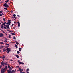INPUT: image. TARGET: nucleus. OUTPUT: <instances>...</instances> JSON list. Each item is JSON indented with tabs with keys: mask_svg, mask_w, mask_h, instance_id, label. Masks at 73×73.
Segmentation results:
<instances>
[{
	"mask_svg": "<svg viewBox=\"0 0 73 73\" xmlns=\"http://www.w3.org/2000/svg\"><path fill=\"white\" fill-rule=\"evenodd\" d=\"M1 14V15H2V16L3 15H4V13H2Z\"/></svg>",
	"mask_w": 73,
	"mask_h": 73,
	"instance_id": "obj_44",
	"label": "nucleus"
},
{
	"mask_svg": "<svg viewBox=\"0 0 73 73\" xmlns=\"http://www.w3.org/2000/svg\"><path fill=\"white\" fill-rule=\"evenodd\" d=\"M0 44H4V43L2 42H0Z\"/></svg>",
	"mask_w": 73,
	"mask_h": 73,
	"instance_id": "obj_15",
	"label": "nucleus"
},
{
	"mask_svg": "<svg viewBox=\"0 0 73 73\" xmlns=\"http://www.w3.org/2000/svg\"><path fill=\"white\" fill-rule=\"evenodd\" d=\"M21 70V68L19 67V70L18 71H20V70Z\"/></svg>",
	"mask_w": 73,
	"mask_h": 73,
	"instance_id": "obj_26",
	"label": "nucleus"
},
{
	"mask_svg": "<svg viewBox=\"0 0 73 73\" xmlns=\"http://www.w3.org/2000/svg\"><path fill=\"white\" fill-rule=\"evenodd\" d=\"M23 73H25V72H23Z\"/></svg>",
	"mask_w": 73,
	"mask_h": 73,
	"instance_id": "obj_60",
	"label": "nucleus"
},
{
	"mask_svg": "<svg viewBox=\"0 0 73 73\" xmlns=\"http://www.w3.org/2000/svg\"><path fill=\"white\" fill-rule=\"evenodd\" d=\"M13 39H16V37H13Z\"/></svg>",
	"mask_w": 73,
	"mask_h": 73,
	"instance_id": "obj_40",
	"label": "nucleus"
},
{
	"mask_svg": "<svg viewBox=\"0 0 73 73\" xmlns=\"http://www.w3.org/2000/svg\"><path fill=\"white\" fill-rule=\"evenodd\" d=\"M2 58L3 59H4L5 58V56L4 55L3 56Z\"/></svg>",
	"mask_w": 73,
	"mask_h": 73,
	"instance_id": "obj_14",
	"label": "nucleus"
},
{
	"mask_svg": "<svg viewBox=\"0 0 73 73\" xmlns=\"http://www.w3.org/2000/svg\"><path fill=\"white\" fill-rule=\"evenodd\" d=\"M1 64L3 66H4L5 65L7 66L8 65V62H6V63L4 62V61H3L1 62Z\"/></svg>",
	"mask_w": 73,
	"mask_h": 73,
	"instance_id": "obj_1",
	"label": "nucleus"
},
{
	"mask_svg": "<svg viewBox=\"0 0 73 73\" xmlns=\"http://www.w3.org/2000/svg\"><path fill=\"white\" fill-rule=\"evenodd\" d=\"M8 73H11V70H8Z\"/></svg>",
	"mask_w": 73,
	"mask_h": 73,
	"instance_id": "obj_17",
	"label": "nucleus"
},
{
	"mask_svg": "<svg viewBox=\"0 0 73 73\" xmlns=\"http://www.w3.org/2000/svg\"><path fill=\"white\" fill-rule=\"evenodd\" d=\"M14 23L15 24H16L17 23L16 22H14Z\"/></svg>",
	"mask_w": 73,
	"mask_h": 73,
	"instance_id": "obj_43",
	"label": "nucleus"
},
{
	"mask_svg": "<svg viewBox=\"0 0 73 73\" xmlns=\"http://www.w3.org/2000/svg\"><path fill=\"white\" fill-rule=\"evenodd\" d=\"M2 66H3L2 65H1L0 66V68H1Z\"/></svg>",
	"mask_w": 73,
	"mask_h": 73,
	"instance_id": "obj_39",
	"label": "nucleus"
},
{
	"mask_svg": "<svg viewBox=\"0 0 73 73\" xmlns=\"http://www.w3.org/2000/svg\"><path fill=\"white\" fill-rule=\"evenodd\" d=\"M11 69L10 70H12V69L11 68V69Z\"/></svg>",
	"mask_w": 73,
	"mask_h": 73,
	"instance_id": "obj_56",
	"label": "nucleus"
},
{
	"mask_svg": "<svg viewBox=\"0 0 73 73\" xmlns=\"http://www.w3.org/2000/svg\"><path fill=\"white\" fill-rule=\"evenodd\" d=\"M13 17H14V18H15V17L16 16V14H13Z\"/></svg>",
	"mask_w": 73,
	"mask_h": 73,
	"instance_id": "obj_12",
	"label": "nucleus"
},
{
	"mask_svg": "<svg viewBox=\"0 0 73 73\" xmlns=\"http://www.w3.org/2000/svg\"><path fill=\"white\" fill-rule=\"evenodd\" d=\"M11 20H8V22H7V24L9 25H10L11 23Z\"/></svg>",
	"mask_w": 73,
	"mask_h": 73,
	"instance_id": "obj_5",
	"label": "nucleus"
},
{
	"mask_svg": "<svg viewBox=\"0 0 73 73\" xmlns=\"http://www.w3.org/2000/svg\"><path fill=\"white\" fill-rule=\"evenodd\" d=\"M9 0H7L5 1V3H7L8 2H9Z\"/></svg>",
	"mask_w": 73,
	"mask_h": 73,
	"instance_id": "obj_11",
	"label": "nucleus"
},
{
	"mask_svg": "<svg viewBox=\"0 0 73 73\" xmlns=\"http://www.w3.org/2000/svg\"><path fill=\"white\" fill-rule=\"evenodd\" d=\"M15 56L17 57V58H19V56L17 55H16Z\"/></svg>",
	"mask_w": 73,
	"mask_h": 73,
	"instance_id": "obj_13",
	"label": "nucleus"
},
{
	"mask_svg": "<svg viewBox=\"0 0 73 73\" xmlns=\"http://www.w3.org/2000/svg\"><path fill=\"white\" fill-rule=\"evenodd\" d=\"M7 47H9V46H7Z\"/></svg>",
	"mask_w": 73,
	"mask_h": 73,
	"instance_id": "obj_52",
	"label": "nucleus"
},
{
	"mask_svg": "<svg viewBox=\"0 0 73 73\" xmlns=\"http://www.w3.org/2000/svg\"><path fill=\"white\" fill-rule=\"evenodd\" d=\"M0 48H3V47H2V46H1Z\"/></svg>",
	"mask_w": 73,
	"mask_h": 73,
	"instance_id": "obj_50",
	"label": "nucleus"
},
{
	"mask_svg": "<svg viewBox=\"0 0 73 73\" xmlns=\"http://www.w3.org/2000/svg\"><path fill=\"white\" fill-rule=\"evenodd\" d=\"M5 34H6V35H7V33H5Z\"/></svg>",
	"mask_w": 73,
	"mask_h": 73,
	"instance_id": "obj_51",
	"label": "nucleus"
},
{
	"mask_svg": "<svg viewBox=\"0 0 73 73\" xmlns=\"http://www.w3.org/2000/svg\"><path fill=\"white\" fill-rule=\"evenodd\" d=\"M22 48H19V51H21V50H22Z\"/></svg>",
	"mask_w": 73,
	"mask_h": 73,
	"instance_id": "obj_16",
	"label": "nucleus"
},
{
	"mask_svg": "<svg viewBox=\"0 0 73 73\" xmlns=\"http://www.w3.org/2000/svg\"><path fill=\"white\" fill-rule=\"evenodd\" d=\"M17 19V18H15V19Z\"/></svg>",
	"mask_w": 73,
	"mask_h": 73,
	"instance_id": "obj_62",
	"label": "nucleus"
},
{
	"mask_svg": "<svg viewBox=\"0 0 73 73\" xmlns=\"http://www.w3.org/2000/svg\"><path fill=\"white\" fill-rule=\"evenodd\" d=\"M12 35H15V33H12Z\"/></svg>",
	"mask_w": 73,
	"mask_h": 73,
	"instance_id": "obj_33",
	"label": "nucleus"
},
{
	"mask_svg": "<svg viewBox=\"0 0 73 73\" xmlns=\"http://www.w3.org/2000/svg\"><path fill=\"white\" fill-rule=\"evenodd\" d=\"M7 11V12H9V11Z\"/></svg>",
	"mask_w": 73,
	"mask_h": 73,
	"instance_id": "obj_57",
	"label": "nucleus"
},
{
	"mask_svg": "<svg viewBox=\"0 0 73 73\" xmlns=\"http://www.w3.org/2000/svg\"><path fill=\"white\" fill-rule=\"evenodd\" d=\"M20 73H22V72H20Z\"/></svg>",
	"mask_w": 73,
	"mask_h": 73,
	"instance_id": "obj_64",
	"label": "nucleus"
},
{
	"mask_svg": "<svg viewBox=\"0 0 73 73\" xmlns=\"http://www.w3.org/2000/svg\"><path fill=\"white\" fill-rule=\"evenodd\" d=\"M7 31L9 32H10L12 33V31L11 30H7Z\"/></svg>",
	"mask_w": 73,
	"mask_h": 73,
	"instance_id": "obj_20",
	"label": "nucleus"
},
{
	"mask_svg": "<svg viewBox=\"0 0 73 73\" xmlns=\"http://www.w3.org/2000/svg\"><path fill=\"white\" fill-rule=\"evenodd\" d=\"M3 7H4L8 8L9 7V6L8 4H7L6 3H5L3 5Z\"/></svg>",
	"mask_w": 73,
	"mask_h": 73,
	"instance_id": "obj_2",
	"label": "nucleus"
},
{
	"mask_svg": "<svg viewBox=\"0 0 73 73\" xmlns=\"http://www.w3.org/2000/svg\"><path fill=\"white\" fill-rule=\"evenodd\" d=\"M5 71L6 70L5 68H2L1 70V73H4Z\"/></svg>",
	"mask_w": 73,
	"mask_h": 73,
	"instance_id": "obj_3",
	"label": "nucleus"
},
{
	"mask_svg": "<svg viewBox=\"0 0 73 73\" xmlns=\"http://www.w3.org/2000/svg\"><path fill=\"white\" fill-rule=\"evenodd\" d=\"M17 16L18 17H20V15H17Z\"/></svg>",
	"mask_w": 73,
	"mask_h": 73,
	"instance_id": "obj_47",
	"label": "nucleus"
},
{
	"mask_svg": "<svg viewBox=\"0 0 73 73\" xmlns=\"http://www.w3.org/2000/svg\"><path fill=\"white\" fill-rule=\"evenodd\" d=\"M2 25L3 26L4 25H5V23H2Z\"/></svg>",
	"mask_w": 73,
	"mask_h": 73,
	"instance_id": "obj_27",
	"label": "nucleus"
},
{
	"mask_svg": "<svg viewBox=\"0 0 73 73\" xmlns=\"http://www.w3.org/2000/svg\"><path fill=\"white\" fill-rule=\"evenodd\" d=\"M2 46V48H3V47H4V46Z\"/></svg>",
	"mask_w": 73,
	"mask_h": 73,
	"instance_id": "obj_54",
	"label": "nucleus"
},
{
	"mask_svg": "<svg viewBox=\"0 0 73 73\" xmlns=\"http://www.w3.org/2000/svg\"><path fill=\"white\" fill-rule=\"evenodd\" d=\"M2 13V11H0V14Z\"/></svg>",
	"mask_w": 73,
	"mask_h": 73,
	"instance_id": "obj_31",
	"label": "nucleus"
},
{
	"mask_svg": "<svg viewBox=\"0 0 73 73\" xmlns=\"http://www.w3.org/2000/svg\"><path fill=\"white\" fill-rule=\"evenodd\" d=\"M20 62V61H19H19H18V62Z\"/></svg>",
	"mask_w": 73,
	"mask_h": 73,
	"instance_id": "obj_59",
	"label": "nucleus"
},
{
	"mask_svg": "<svg viewBox=\"0 0 73 73\" xmlns=\"http://www.w3.org/2000/svg\"><path fill=\"white\" fill-rule=\"evenodd\" d=\"M23 70L22 69V70H20V72H22V71H23Z\"/></svg>",
	"mask_w": 73,
	"mask_h": 73,
	"instance_id": "obj_32",
	"label": "nucleus"
},
{
	"mask_svg": "<svg viewBox=\"0 0 73 73\" xmlns=\"http://www.w3.org/2000/svg\"><path fill=\"white\" fill-rule=\"evenodd\" d=\"M7 50V49L5 48H4V49H3V52H5Z\"/></svg>",
	"mask_w": 73,
	"mask_h": 73,
	"instance_id": "obj_9",
	"label": "nucleus"
},
{
	"mask_svg": "<svg viewBox=\"0 0 73 73\" xmlns=\"http://www.w3.org/2000/svg\"><path fill=\"white\" fill-rule=\"evenodd\" d=\"M15 72H16V70H15Z\"/></svg>",
	"mask_w": 73,
	"mask_h": 73,
	"instance_id": "obj_58",
	"label": "nucleus"
},
{
	"mask_svg": "<svg viewBox=\"0 0 73 73\" xmlns=\"http://www.w3.org/2000/svg\"><path fill=\"white\" fill-rule=\"evenodd\" d=\"M11 73H13V72H11Z\"/></svg>",
	"mask_w": 73,
	"mask_h": 73,
	"instance_id": "obj_63",
	"label": "nucleus"
},
{
	"mask_svg": "<svg viewBox=\"0 0 73 73\" xmlns=\"http://www.w3.org/2000/svg\"><path fill=\"white\" fill-rule=\"evenodd\" d=\"M3 35L2 33H0V37H2Z\"/></svg>",
	"mask_w": 73,
	"mask_h": 73,
	"instance_id": "obj_7",
	"label": "nucleus"
},
{
	"mask_svg": "<svg viewBox=\"0 0 73 73\" xmlns=\"http://www.w3.org/2000/svg\"><path fill=\"white\" fill-rule=\"evenodd\" d=\"M18 23V27H20V23L19 22H17Z\"/></svg>",
	"mask_w": 73,
	"mask_h": 73,
	"instance_id": "obj_8",
	"label": "nucleus"
},
{
	"mask_svg": "<svg viewBox=\"0 0 73 73\" xmlns=\"http://www.w3.org/2000/svg\"><path fill=\"white\" fill-rule=\"evenodd\" d=\"M16 72L14 70H12L11 71V72Z\"/></svg>",
	"mask_w": 73,
	"mask_h": 73,
	"instance_id": "obj_23",
	"label": "nucleus"
},
{
	"mask_svg": "<svg viewBox=\"0 0 73 73\" xmlns=\"http://www.w3.org/2000/svg\"><path fill=\"white\" fill-rule=\"evenodd\" d=\"M7 53H9L10 51H11L10 48H7Z\"/></svg>",
	"mask_w": 73,
	"mask_h": 73,
	"instance_id": "obj_4",
	"label": "nucleus"
},
{
	"mask_svg": "<svg viewBox=\"0 0 73 73\" xmlns=\"http://www.w3.org/2000/svg\"><path fill=\"white\" fill-rule=\"evenodd\" d=\"M16 43L17 44V45H19V43L18 42L16 41Z\"/></svg>",
	"mask_w": 73,
	"mask_h": 73,
	"instance_id": "obj_21",
	"label": "nucleus"
},
{
	"mask_svg": "<svg viewBox=\"0 0 73 73\" xmlns=\"http://www.w3.org/2000/svg\"><path fill=\"white\" fill-rule=\"evenodd\" d=\"M5 69H7V66H5Z\"/></svg>",
	"mask_w": 73,
	"mask_h": 73,
	"instance_id": "obj_36",
	"label": "nucleus"
},
{
	"mask_svg": "<svg viewBox=\"0 0 73 73\" xmlns=\"http://www.w3.org/2000/svg\"><path fill=\"white\" fill-rule=\"evenodd\" d=\"M7 39H6L5 40L4 42H6L7 41Z\"/></svg>",
	"mask_w": 73,
	"mask_h": 73,
	"instance_id": "obj_24",
	"label": "nucleus"
},
{
	"mask_svg": "<svg viewBox=\"0 0 73 73\" xmlns=\"http://www.w3.org/2000/svg\"><path fill=\"white\" fill-rule=\"evenodd\" d=\"M13 29H15V26L14 27H13Z\"/></svg>",
	"mask_w": 73,
	"mask_h": 73,
	"instance_id": "obj_34",
	"label": "nucleus"
},
{
	"mask_svg": "<svg viewBox=\"0 0 73 73\" xmlns=\"http://www.w3.org/2000/svg\"><path fill=\"white\" fill-rule=\"evenodd\" d=\"M9 68L10 69H11V67L10 68Z\"/></svg>",
	"mask_w": 73,
	"mask_h": 73,
	"instance_id": "obj_55",
	"label": "nucleus"
},
{
	"mask_svg": "<svg viewBox=\"0 0 73 73\" xmlns=\"http://www.w3.org/2000/svg\"><path fill=\"white\" fill-rule=\"evenodd\" d=\"M2 14H0V16H2Z\"/></svg>",
	"mask_w": 73,
	"mask_h": 73,
	"instance_id": "obj_48",
	"label": "nucleus"
},
{
	"mask_svg": "<svg viewBox=\"0 0 73 73\" xmlns=\"http://www.w3.org/2000/svg\"><path fill=\"white\" fill-rule=\"evenodd\" d=\"M26 72H27V73H29V72H28V71H26Z\"/></svg>",
	"mask_w": 73,
	"mask_h": 73,
	"instance_id": "obj_49",
	"label": "nucleus"
},
{
	"mask_svg": "<svg viewBox=\"0 0 73 73\" xmlns=\"http://www.w3.org/2000/svg\"><path fill=\"white\" fill-rule=\"evenodd\" d=\"M11 35H9V36H8L9 38H11Z\"/></svg>",
	"mask_w": 73,
	"mask_h": 73,
	"instance_id": "obj_18",
	"label": "nucleus"
},
{
	"mask_svg": "<svg viewBox=\"0 0 73 73\" xmlns=\"http://www.w3.org/2000/svg\"><path fill=\"white\" fill-rule=\"evenodd\" d=\"M29 71V69H27L26 71Z\"/></svg>",
	"mask_w": 73,
	"mask_h": 73,
	"instance_id": "obj_35",
	"label": "nucleus"
},
{
	"mask_svg": "<svg viewBox=\"0 0 73 73\" xmlns=\"http://www.w3.org/2000/svg\"><path fill=\"white\" fill-rule=\"evenodd\" d=\"M14 24H12V25H11V27H13L14 26Z\"/></svg>",
	"mask_w": 73,
	"mask_h": 73,
	"instance_id": "obj_42",
	"label": "nucleus"
},
{
	"mask_svg": "<svg viewBox=\"0 0 73 73\" xmlns=\"http://www.w3.org/2000/svg\"><path fill=\"white\" fill-rule=\"evenodd\" d=\"M2 32L6 34V33H5V31H3Z\"/></svg>",
	"mask_w": 73,
	"mask_h": 73,
	"instance_id": "obj_38",
	"label": "nucleus"
},
{
	"mask_svg": "<svg viewBox=\"0 0 73 73\" xmlns=\"http://www.w3.org/2000/svg\"><path fill=\"white\" fill-rule=\"evenodd\" d=\"M4 26H6V27L7 29H9V25H4Z\"/></svg>",
	"mask_w": 73,
	"mask_h": 73,
	"instance_id": "obj_6",
	"label": "nucleus"
},
{
	"mask_svg": "<svg viewBox=\"0 0 73 73\" xmlns=\"http://www.w3.org/2000/svg\"><path fill=\"white\" fill-rule=\"evenodd\" d=\"M15 46L16 47V48H18V46L16 44L15 45Z\"/></svg>",
	"mask_w": 73,
	"mask_h": 73,
	"instance_id": "obj_19",
	"label": "nucleus"
},
{
	"mask_svg": "<svg viewBox=\"0 0 73 73\" xmlns=\"http://www.w3.org/2000/svg\"><path fill=\"white\" fill-rule=\"evenodd\" d=\"M4 23H5V24H7H7H7V22H4Z\"/></svg>",
	"mask_w": 73,
	"mask_h": 73,
	"instance_id": "obj_45",
	"label": "nucleus"
},
{
	"mask_svg": "<svg viewBox=\"0 0 73 73\" xmlns=\"http://www.w3.org/2000/svg\"><path fill=\"white\" fill-rule=\"evenodd\" d=\"M10 61H13V60H10Z\"/></svg>",
	"mask_w": 73,
	"mask_h": 73,
	"instance_id": "obj_46",
	"label": "nucleus"
},
{
	"mask_svg": "<svg viewBox=\"0 0 73 73\" xmlns=\"http://www.w3.org/2000/svg\"><path fill=\"white\" fill-rule=\"evenodd\" d=\"M16 67H17V68H20L19 66H16Z\"/></svg>",
	"mask_w": 73,
	"mask_h": 73,
	"instance_id": "obj_30",
	"label": "nucleus"
},
{
	"mask_svg": "<svg viewBox=\"0 0 73 73\" xmlns=\"http://www.w3.org/2000/svg\"><path fill=\"white\" fill-rule=\"evenodd\" d=\"M3 20L4 21H6V19L5 18H3Z\"/></svg>",
	"mask_w": 73,
	"mask_h": 73,
	"instance_id": "obj_29",
	"label": "nucleus"
},
{
	"mask_svg": "<svg viewBox=\"0 0 73 73\" xmlns=\"http://www.w3.org/2000/svg\"><path fill=\"white\" fill-rule=\"evenodd\" d=\"M4 28H5V29H7L6 27H4Z\"/></svg>",
	"mask_w": 73,
	"mask_h": 73,
	"instance_id": "obj_41",
	"label": "nucleus"
},
{
	"mask_svg": "<svg viewBox=\"0 0 73 73\" xmlns=\"http://www.w3.org/2000/svg\"><path fill=\"white\" fill-rule=\"evenodd\" d=\"M20 53V52L19 51H17V54H19Z\"/></svg>",
	"mask_w": 73,
	"mask_h": 73,
	"instance_id": "obj_28",
	"label": "nucleus"
},
{
	"mask_svg": "<svg viewBox=\"0 0 73 73\" xmlns=\"http://www.w3.org/2000/svg\"><path fill=\"white\" fill-rule=\"evenodd\" d=\"M4 9L6 10H7V8L4 7Z\"/></svg>",
	"mask_w": 73,
	"mask_h": 73,
	"instance_id": "obj_25",
	"label": "nucleus"
},
{
	"mask_svg": "<svg viewBox=\"0 0 73 73\" xmlns=\"http://www.w3.org/2000/svg\"><path fill=\"white\" fill-rule=\"evenodd\" d=\"M2 23H0V24H1Z\"/></svg>",
	"mask_w": 73,
	"mask_h": 73,
	"instance_id": "obj_61",
	"label": "nucleus"
},
{
	"mask_svg": "<svg viewBox=\"0 0 73 73\" xmlns=\"http://www.w3.org/2000/svg\"><path fill=\"white\" fill-rule=\"evenodd\" d=\"M1 28L2 29H3V25H1Z\"/></svg>",
	"mask_w": 73,
	"mask_h": 73,
	"instance_id": "obj_22",
	"label": "nucleus"
},
{
	"mask_svg": "<svg viewBox=\"0 0 73 73\" xmlns=\"http://www.w3.org/2000/svg\"><path fill=\"white\" fill-rule=\"evenodd\" d=\"M19 64H25L24 63L21 62H19Z\"/></svg>",
	"mask_w": 73,
	"mask_h": 73,
	"instance_id": "obj_10",
	"label": "nucleus"
},
{
	"mask_svg": "<svg viewBox=\"0 0 73 73\" xmlns=\"http://www.w3.org/2000/svg\"><path fill=\"white\" fill-rule=\"evenodd\" d=\"M13 11H11V13H13Z\"/></svg>",
	"mask_w": 73,
	"mask_h": 73,
	"instance_id": "obj_53",
	"label": "nucleus"
},
{
	"mask_svg": "<svg viewBox=\"0 0 73 73\" xmlns=\"http://www.w3.org/2000/svg\"><path fill=\"white\" fill-rule=\"evenodd\" d=\"M8 68H9L11 67L10 66H9V65H8Z\"/></svg>",
	"mask_w": 73,
	"mask_h": 73,
	"instance_id": "obj_37",
	"label": "nucleus"
}]
</instances>
